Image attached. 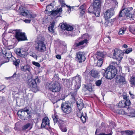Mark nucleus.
<instances>
[{
  "instance_id": "a19ab883",
  "label": "nucleus",
  "mask_w": 135,
  "mask_h": 135,
  "mask_svg": "<svg viewBox=\"0 0 135 135\" xmlns=\"http://www.w3.org/2000/svg\"><path fill=\"white\" fill-rule=\"evenodd\" d=\"M80 119L83 123H85L86 120V118L85 116L83 115L80 118Z\"/></svg>"
},
{
  "instance_id": "6e6d98bb",
  "label": "nucleus",
  "mask_w": 135,
  "mask_h": 135,
  "mask_svg": "<svg viewBox=\"0 0 135 135\" xmlns=\"http://www.w3.org/2000/svg\"><path fill=\"white\" fill-rule=\"evenodd\" d=\"M112 135V133H110L108 134H105L104 133H100L98 135Z\"/></svg>"
},
{
  "instance_id": "680f3d73",
  "label": "nucleus",
  "mask_w": 135,
  "mask_h": 135,
  "mask_svg": "<svg viewBox=\"0 0 135 135\" xmlns=\"http://www.w3.org/2000/svg\"><path fill=\"white\" fill-rule=\"evenodd\" d=\"M16 73H14L13 74V75L12 76H11V77H9L6 78L7 79H9V78H11L12 77H15L16 76Z\"/></svg>"
},
{
  "instance_id": "4d7b16f0",
  "label": "nucleus",
  "mask_w": 135,
  "mask_h": 135,
  "mask_svg": "<svg viewBox=\"0 0 135 135\" xmlns=\"http://www.w3.org/2000/svg\"><path fill=\"white\" fill-rule=\"evenodd\" d=\"M85 5H83L81 6L80 7V9L81 10L83 9H85Z\"/></svg>"
},
{
  "instance_id": "0e129e2a",
  "label": "nucleus",
  "mask_w": 135,
  "mask_h": 135,
  "mask_svg": "<svg viewBox=\"0 0 135 135\" xmlns=\"http://www.w3.org/2000/svg\"><path fill=\"white\" fill-rule=\"evenodd\" d=\"M123 47L124 48H127L128 47V46L126 44H124L123 45Z\"/></svg>"
},
{
  "instance_id": "ddd939ff",
  "label": "nucleus",
  "mask_w": 135,
  "mask_h": 135,
  "mask_svg": "<svg viewBox=\"0 0 135 135\" xmlns=\"http://www.w3.org/2000/svg\"><path fill=\"white\" fill-rule=\"evenodd\" d=\"M47 126L50 127L49 120L47 117H46L44 118L42 120L41 127L47 129Z\"/></svg>"
},
{
  "instance_id": "20e7f679",
  "label": "nucleus",
  "mask_w": 135,
  "mask_h": 135,
  "mask_svg": "<svg viewBox=\"0 0 135 135\" xmlns=\"http://www.w3.org/2000/svg\"><path fill=\"white\" fill-rule=\"evenodd\" d=\"M44 41L43 38H41L36 41L35 48L36 50L40 52H44L46 50V48Z\"/></svg>"
},
{
  "instance_id": "2eb2a0df",
  "label": "nucleus",
  "mask_w": 135,
  "mask_h": 135,
  "mask_svg": "<svg viewBox=\"0 0 135 135\" xmlns=\"http://www.w3.org/2000/svg\"><path fill=\"white\" fill-rule=\"evenodd\" d=\"M130 103V101L129 100H126V101L123 100L119 102L118 106L119 108H121L129 106Z\"/></svg>"
},
{
  "instance_id": "1a4fd4ad",
  "label": "nucleus",
  "mask_w": 135,
  "mask_h": 135,
  "mask_svg": "<svg viewBox=\"0 0 135 135\" xmlns=\"http://www.w3.org/2000/svg\"><path fill=\"white\" fill-rule=\"evenodd\" d=\"M133 9V8L132 7L127 8L125 9H123L122 11H120L119 13V16L118 18L119 20H121L120 17H122L121 14V13L123 11H125V14L126 16L129 17H132L133 14L131 13V11Z\"/></svg>"
},
{
  "instance_id": "f03ea898",
  "label": "nucleus",
  "mask_w": 135,
  "mask_h": 135,
  "mask_svg": "<svg viewBox=\"0 0 135 135\" xmlns=\"http://www.w3.org/2000/svg\"><path fill=\"white\" fill-rule=\"evenodd\" d=\"M117 74V70L115 66H111L107 68L105 70V76L107 79H111L114 78Z\"/></svg>"
},
{
  "instance_id": "79ce46f5",
  "label": "nucleus",
  "mask_w": 135,
  "mask_h": 135,
  "mask_svg": "<svg viewBox=\"0 0 135 135\" xmlns=\"http://www.w3.org/2000/svg\"><path fill=\"white\" fill-rule=\"evenodd\" d=\"M58 14V11H57L56 10L54 11H52L51 12V14L53 16H56Z\"/></svg>"
},
{
  "instance_id": "393cba45",
  "label": "nucleus",
  "mask_w": 135,
  "mask_h": 135,
  "mask_svg": "<svg viewBox=\"0 0 135 135\" xmlns=\"http://www.w3.org/2000/svg\"><path fill=\"white\" fill-rule=\"evenodd\" d=\"M81 79V76L78 75L73 78V79L75 80L76 83H78L79 84L80 83Z\"/></svg>"
},
{
  "instance_id": "9d476101",
  "label": "nucleus",
  "mask_w": 135,
  "mask_h": 135,
  "mask_svg": "<svg viewBox=\"0 0 135 135\" xmlns=\"http://www.w3.org/2000/svg\"><path fill=\"white\" fill-rule=\"evenodd\" d=\"M61 108L63 112L66 114H69L72 111V108L69 104L65 103L62 104Z\"/></svg>"
},
{
  "instance_id": "de8ad7c7",
  "label": "nucleus",
  "mask_w": 135,
  "mask_h": 135,
  "mask_svg": "<svg viewBox=\"0 0 135 135\" xmlns=\"http://www.w3.org/2000/svg\"><path fill=\"white\" fill-rule=\"evenodd\" d=\"M127 134L128 135H132L133 134V132L132 131H127L126 132Z\"/></svg>"
},
{
  "instance_id": "39448f33",
  "label": "nucleus",
  "mask_w": 135,
  "mask_h": 135,
  "mask_svg": "<svg viewBox=\"0 0 135 135\" xmlns=\"http://www.w3.org/2000/svg\"><path fill=\"white\" fill-rule=\"evenodd\" d=\"M15 37L19 41H25L27 40L25 33L23 32L20 30H16L14 31Z\"/></svg>"
},
{
  "instance_id": "473e14b6",
  "label": "nucleus",
  "mask_w": 135,
  "mask_h": 135,
  "mask_svg": "<svg viewBox=\"0 0 135 135\" xmlns=\"http://www.w3.org/2000/svg\"><path fill=\"white\" fill-rule=\"evenodd\" d=\"M52 117L54 123H56L58 121L57 118V115L55 113L54 115H52Z\"/></svg>"
},
{
  "instance_id": "13d9d810",
  "label": "nucleus",
  "mask_w": 135,
  "mask_h": 135,
  "mask_svg": "<svg viewBox=\"0 0 135 135\" xmlns=\"http://www.w3.org/2000/svg\"><path fill=\"white\" fill-rule=\"evenodd\" d=\"M56 57L59 59H61V56L59 55H57L56 56Z\"/></svg>"
},
{
  "instance_id": "9b49d317",
  "label": "nucleus",
  "mask_w": 135,
  "mask_h": 135,
  "mask_svg": "<svg viewBox=\"0 0 135 135\" xmlns=\"http://www.w3.org/2000/svg\"><path fill=\"white\" fill-rule=\"evenodd\" d=\"M83 37L85 38L83 40L78 43L75 42L74 44V46H75L78 47L85 44H86L88 42V41L91 38L90 36L87 34L84 35L83 36Z\"/></svg>"
},
{
  "instance_id": "ea45409f",
  "label": "nucleus",
  "mask_w": 135,
  "mask_h": 135,
  "mask_svg": "<svg viewBox=\"0 0 135 135\" xmlns=\"http://www.w3.org/2000/svg\"><path fill=\"white\" fill-rule=\"evenodd\" d=\"M130 82L131 84L135 86V78L134 77H132Z\"/></svg>"
},
{
  "instance_id": "72a5a7b5",
  "label": "nucleus",
  "mask_w": 135,
  "mask_h": 135,
  "mask_svg": "<svg viewBox=\"0 0 135 135\" xmlns=\"http://www.w3.org/2000/svg\"><path fill=\"white\" fill-rule=\"evenodd\" d=\"M105 43H108L111 41L110 37H105L103 39Z\"/></svg>"
},
{
  "instance_id": "f3484780",
  "label": "nucleus",
  "mask_w": 135,
  "mask_h": 135,
  "mask_svg": "<svg viewBox=\"0 0 135 135\" xmlns=\"http://www.w3.org/2000/svg\"><path fill=\"white\" fill-rule=\"evenodd\" d=\"M32 127L33 124L32 123H27L22 127V129L24 131H26V129L29 131L32 128Z\"/></svg>"
},
{
  "instance_id": "69168bd1",
  "label": "nucleus",
  "mask_w": 135,
  "mask_h": 135,
  "mask_svg": "<svg viewBox=\"0 0 135 135\" xmlns=\"http://www.w3.org/2000/svg\"><path fill=\"white\" fill-rule=\"evenodd\" d=\"M131 97L132 98H135V96L133 94V95H131Z\"/></svg>"
},
{
  "instance_id": "4be33fe9",
  "label": "nucleus",
  "mask_w": 135,
  "mask_h": 135,
  "mask_svg": "<svg viewBox=\"0 0 135 135\" xmlns=\"http://www.w3.org/2000/svg\"><path fill=\"white\" fill-rule=\"evenodd\" d=\"M21 15L24 16H28V17H30L31 18H34L36 17V16L35 15H30V14L29 13H28L25 11L22 12Z\"/></svg>"
},
{
  "instance_id": "338daca9",
  "label": "nucleus",
  "mask_w": 135,
  "mask_h": 135,
  "mask_svg": "<svg viewBox=\"0 0 135 135\" xmlns=\"http://www.w3.org/2000/svg\"><path fill=\"white\" fill-rule=\"evenodd\" d=\"M49 6H53V5L52 4V3H50V4H49L48 6H47V7H46V8H47V7Z\"/></svg>"
},
{
  "instance_id": "052dcab7",
  "label": "nucleus",
  "mask_w": 135,
  "mask_h": 135,
  "mask_svg": "<svg viewBox=\"0 0 135 135\" xmlns=\"http://www.w3.org/2000/svg\"><path fill=\"white\" fill-rule=\"evenodd\" d=\"M24 21L26 23H29L30 22L31 20H24Z\"/></svg>"
},
{
  "instance_id": "e433bc0d",
  "label": "nucleus",
  "mask_w": 135,
  "mask_h": 135,
  "mask_svg": "<svg viewBox=\"0 0 135 135\" xmlns=\"http://www.w3.org/2000/svg\"><path fill=\"white\" fill-rule=\"evenodd\" d=\"M29 54L30 56L33 57L35 59H37V56L35 53H33L32 52H31L29 53Z\"/></svg>"
},
{
  "instance_id": "e2e57ef3",
  "label": "nucleus",
  "mask_w": 135,
  "mask_h": 135,
  "mask_svg": "<svg viewBox=\"0 0 135 135\" xmlns=\"http://www.w3.org/2000/svg\"><path fill=\"white\" fill-rule=\"evenodd\" d=\"M57 11H58V13H59L60 12H61L62 11V8H60L59 9L57 10Z\"/></svg>"
},
{
  "instance_id": "774afa93",
  "label": "nucleus",
  "mask_w": 135,
  "mask_h": 135,
  "mask_svg": "<svg viewBox=\"0 0 135 135\" xmlns=\"http://www.w3.org/2000/svg\"><path fill=\"white\" fill-rule=\"evenodd\" d=\"M51 12H52V11L50 12H48V14L49 15H51Z\"/></svg>"
},
{
  "instance_id": "37998d69",
  "label": "nucleus",
  "mask_w": 135,
  "mask_h": 135,
  "mask_svg": "<svg viewBox=\"0 0 135 135\" xmlns=\"http://www.w3.org/2000/svg\"><path fill=\"white\" fill-rule=\"evenodd\" d=\"M132 49L131 48H129L127 49L125 52V53L127 54H128L132 51Z\"/></svg>"
},
{
  "instance_id": "6e6552de",
  "label": "nucleus",
  "mask_w": 135,
  "mask_h": 135,
  "mask_svg": "<svg viewBox=\"0 0 135 135\" xmlns=\"http://www.w3.org/2000/svg\"><path fill=\"white\" fill-rule=\"evenodd\" d=\"M39 82L38 77L34 80L32 79L28 82V85L32 88V91L36 93L38 90V88L37 86V84Z\"/></svg>"
},
{
  "instance_id": "f8f14e48",
  "label": "nucleus",
  "mask_w": 135,
  "mask_h": 135,
  "mask_svg": "<svg viewBox=\"0 0 135 135\" xmlns=\"http://www.w3.org/2000/svg\"><path fill=\"white\" fill-rule=\"evenodd\" d=\"M115 81L116 83L122 85L126 84L127 83L125 78L119 75H117L115 78Z\"/></svg>"
},
{
  "instance_id": "c85d7f7f",
  "label": "nucleus",
  "mask_w": 135,
  "mask_h": 135,
  "mask_svg": "<svg viewBox=\"0 0 135 135\" xmlns=\"http://www.w3.org/2000/svg\"><path fill=\"white\" fill-rule=\"evenodd\" d=\"M88 12L91 13H94L95 15L96 11H95V10L93 9V10L92 9V7L90 6L88 9Z\"/></svg>"
},
{
  "instance_id": "cd10ccee",
  "label": "nucleus",
  "mask_w": 135,
  "mask_h": 135,
  "mask_svg": "<svg viewBox=\"0 0 135 135\" xmlns=\"http://www.w3.org/2000/svg\"><path fill=\"white\" fill-rule=\"evenodd\" d=\"M77 108L79 110H81L84 107V104L83 103L81 102L78 103V102H77Z\"/></svg>"
},
{
  "instance_id": "3c124183",
  "label": "nucleus",
  "mask_w": 135,
  "mask_h": 135,
  "mask_svg": "<svg viewBox=\"0 0 135 135\" xmlns=\"http://www.w3.org/2000/svg\"><path fill=\"white\" fill-rule=\"evenodd\" d=\"M5 86L4 85H1L0 86V90L2 91L4 90L5 88Z\"/></svg>"
},
{
  "instance_id": "5701e85b",
  "label": "nucleus",
  "mask_w": 135,
  "mask_h": 135,
  "mask_svg": "<svg viewBox=\"0 0 135 135\" xmlns=\"http://www.w3.org/2000/svg\"><path fill=\"white\" fill-rule=\"evenodd\" d=\"M55 25L54 21L52 22L49 26L48 27V29L50 32H53L54 31V28Z\"/></svg>"
},
{
  "instance_id": "2f4dec72",
  "label": "nucleus",
  "mask_w": 135,
  "mask_h": 135,
  "mask_svg": "<svg viewBox=\"0 0 135 135\" xmlns=\"http://www.w3.org/2000/svg\"><path fill=\"white\" fill-rule=\"evenodd\" d=\"M126 28H122L119 30V34L123 35L124 34L126 31Z\"/></svg>"
},
{
  "instance_id": "09e8293b",
  "label": "nucleus",
  "mask_w": 135,
  "mask_h": 135,
  "mask_svg": "<svg viewBox=\"0 0 135 135\" xmlns=\"http://www.w3.org/2000/svg\"><path fill=\"white\" fill-rule=\"evenodd\" d=\"M61 131L64 132H65L67 131V129L65 127H64V126L60 128Z\"/></svg>"
},
{
  "instance_id": "bf43d9fd",
  "label": "nucleus",
  "mask_w": 135,
  "mask_h": 135,
  "mask_svg": "<svg viewBox=\"0 0 135 135\" xmlns=\"http://www.w3.org/2000/svg\"><path fill=\"white\" fill-rule=\"evenodd\" d=\"M63 4L65 5V6H66L67 7H68V8H69V9H68V11H69V10L70 11V10H71V7H70V6H69L67 5H66L65 4V3H63Z\"/></svg>"
},
{
  "instance_id": "6ab92c4d",
  "label": "nucleus",
  "mask_w": 135,
  "mask_h": 135,
  "mask_svg": "<svg viewBox=\"0 0 135 135\" xmlns=\"http://www.w3.org/2000/svg\"><path fill=\"white\" fill-rule=\"evenodd\" d=\"M31 68V66L30 65L27 64L21 66V69L22 71H28L30 72Z\"/></svg>"
},
{
  "instance_id": "58836bf2",
  "label": "nucleus",
  "mask_w": 135,
  "mask_h": 135,
  "mask_svg": "<svg viewBox=\"0 0 135 135\" xmlns=\"http://www.w3.org/2000/svg\"><path fill=\"white\" fill-rule=\"evenodd\" d=\"M32 63L33 65L38 68H39L40 66V64L38 62L33 61L32 62Z\"/></svg>"
},
{
  "instance_id": "a18cd8bd",
  "label": "nucleus",
  "mask_w": 135,
  "mask_h": 135,
  "mask_svg": "<svg viewBox=\"0 0 135 135\" xmlns=\"http://www.w3.org/2000/svg\"><path fill=\"white\" fill-rule=\"evenodd\" d=\"M129 62L131 65H133L135 64V61L133 59L131 58H129Z\"/></svg>"
},
{
  "instance_id": "c9c22d12",
  "label": "nucleus",
  "mask_w": 135,
  "mask_h": 135,
  "mask_svg": "<svg viewBox=\"0 0 135 135\" xmlns=\"http://www.w3.org/2000/svg\"><path fill=\"white\" fill-rule=\"evenodd\" d=\"M104 26L105 27H107L108 26L111 25V23L110 22H109L108 19H105V23H104Z\"/></svg>"
},
{
  "instance_id": "412c9836",
  "label": "nucleus",
  "mask_w": 135,
  "mask_h": 135,
  "mask_svg": "<svg viewBox=\"0 0 135 135\" xmlns=\"http://www.w3.org/2000/svg\"><path fill=\"white\" fill-rule=\"evenodd\" d=\"M91 75L94 78H96L98 76V73L97 71L93 70L90 72Z\"/></svg>"
},
{
  "instance_id": "49530a36",
  "label": "nucleus",
  "mask_w": 135,
  "mask_h": 135,
  "mask_svg": "<svg viewBox=\"0 0 135 135\" xmlns=\"http://www.w3.org/2000/svg\"><path fill=\"white\" fill-rule=\"evenodd\" d=\"M67 24L66 23H63L62 24L61 26V28L63 30H66V25Z\"/></svg>"
},
{
  "instance_id": "a878e982",
  "label": "nucleus",
  "mask_w": 135,
  "mask_h": 135,
  "mask_svg": "<svg viewBox=\"0 0 135 135\" xmlns=\"http://www.w3.org/2000/svg\"><path fill=\"white\" fill-rule=\"evenodd\" d=\"M123 57V54L122 53L116 56H115L113 58L116 59L117 60L120 61L121 60Z\"/></svg>"
},
{
  "instance_id": "a211bd4d",
  "label": "nucleus",
  "mask_w": 135,
  "mask_h": 135,
  "mask_svg": "<svg viewBox=\"0 0 135 135\" xmlns=\"http://www.w3.org/2000/svg\"><path fill=\"white\" fill-rule=\"evenodd\" d=\"M25 51L23 49L18 48L16 50V54L21 57H24L25 56Z\"/></svg>"
},
{
  "instance_id": "7ed1b4c3",
  "label": "nucleus",
  "mask_w": 135,
  "mask_h": 135,
  "mask_svg": "<svg viewBox=\"0 0 135 135\" xmlns=\"http://www.w3.org/2000/svg\"><path fill=\"white\" fill-rule=\"evenodd\" d=\"M46 87L50 90L53 92L59 91L60 89V87L59 83L54 81L50 83H47L46 84Z\"/></svg>"
},
{
  "instance_id": "864d4df0",
  "label": "nucleus",
  "mask_w": 135,
  "mask_h": 135,
  "mask_svg": "<svg viewBox=\"0 0 135 135\" xmlns=\"http://www.w3.org/2000/svg\"><path fill=\"white\" fill-rule=\"evenodd\" d=\"M76 94V93H75L74 94L72 93H71V96L73 98L75 99V95Z\"/></svg>"
},
{
  "instance_id": "dca6fc26",
  "label": "nucleus",
  "mask_w": 135,
  "mask_h": 135,
  "mask_svg": "<svg viewBox=\"0 0 135 135\" xmlns=\"http://www.w3.org/2000/svg\"><path fill=\"white\" fill-rule=\"evenodd\" d=\"M106 54L105 52L98 51L97 53L96 57L97 59H103V58L106 56Z\"/></svg>"
},
{
  "instance_id": "f704fd0d",
  "label": "nucleus",
  "mask_w": 135,
  "mask_h": 135,
  "mask_svg": "<svg viewBox=\"0 0 135 135\" xmlns=\"http://www.w3.org/2000/svg\"><path fill=\"white\" fill-rule=\"evenodd\" d=\"M58 125L60 128L63 126H64V122L61 120H59L58 121Z\"/></svg>"
},
{
  "instance_id": "423d86ee",
  "label": "nucleus",
  "mask_w": 135,
  "mask_h": 135,
  "mask_svg": "<svg viewBox=\"0 0 135 135\" xmlns=\"http://www.w3.org/2000/svg\"><path fill=\"white\" fill-rule=\"evenodd\" d=\"M101 0H94L93 3V7L95 11H96L95 15L99 17L100 16L101 10Z\"/></svg>"
},
{
  "instance_id": "bb28decb",
  "label": "nucleus",
  "mask_w": 135,
  "mask_h": 135,
  "mask_svg": "<svg viewBox=\"0 0 135 135\" xmlns=\"http://www.w3.org/2000/svg\"><path fill=\"white\" fill-rule=\"evenodd\" d=\"M12 58H13L14 59H13V64L15 65L16 66L18 65L20 62V60L19 59L16 60V59L13 57Z\"/></svg>"
},
{
  "instance_id": "7c9ffc66",
  "label": "nucleus",
  "mask_w": 135,
  "mask_h": 135,
  "mask_svg": "<svg viewBox=\"0 0 135 135\" xmlns=\"http://www.w3.org/2000/svg\"><path fill=\"white\" fill-rule=\"evenodd\" d=\"M103 60L101 59H98V61L97 63V66L99 67L101 66L103 62Z\"/></svg>"
},
{
  "instance_id": "b1692460",
  "label": "nucleus",
  "mask_w": 135,
  "mask_h": 135,
  "mask_svg": "<svg viewBox=\"0 0 135 135\" xmlns=\"http://www.w3.org/2000/svg\"><path fill=\"white\" fill-rule=\"evenodd\" d=\"M122 53V51L121 50L117 49H115L114 50L113 55V58L115 56H116V55H118V54Z\"/></svg>"
},
{
  "instance_id": "aec40b11",
  "label": "nucleus",
  "mask_w": 135,
  "mask_h": 135,
  "mask_svg": "<svg viewBox=\"0 0 135 135\" xmlns=\"http://www.w3.org/2000/svg\"><path fill=\"white\" fill-rule=\"evenodd\" d=\"M4 54L6 57L7 58V61H6V62H8L9 59L11 58L12 56L11 53L10 51H9L6 52L5 54Z\"/></svg>"
},
{
  "instance_id": "0eeeda50",
  "label": "nucleus",
  "mask_w": 135,
  "mask_h": 135,
  "mask_svg": "<svg viewBox=\"0 0 135 135\" xmlns=\"http://www.w3.org/2000/svg\"><path fill=\"white\" fill-rule=\"evenodd\" d=\"M28 111V109H23L19 110L17 114L18 116L22 119L27 120L29 118V117L30 115L27 112Z\"/></svg>"
},
{
  "instance_id": "4468645a",
  "label": "nucleus",
  "mask_w": 135,
  "mask_h": 135,
  "mask_svg": "<svg viewBox=\"0 0 135 135\" xmlns=\"http://www.w3.org/2000/svg\"><path fill=\"white\" fill-rule=\"evenodd\" d=\"M76 57L80 63H81L85 60V57L83 52H79L76 53Z\"/></svg>"
},
{
  "instance_id": "8fccbe9b",
  "label": "nucleus",
  "mask_w": 135,
  "mask_h": 135,
  "mask_svg": "<svg viewBox=\"0 0 135 135\" xmlns=\"http://www.w3.org/2000/svg\"><path fill=\"white\" fill-rule=\"evenodd\" d=\"M129 115L132 117H135V111L131 112Z\"/></svg>"
},
{
  "instance_id": "c756f323",
  "label": "nucleus",
  "mask_w": 135,
  "mask_h": 135,
  "mask_svg": "<svg viewBox=\"0 0 135 135\" xmlns=\"http://www.w3.org/2000/svg\"><path fill=\"white\" fill-rule=\"evenodd\" d=\"M66 30L68 31H71L73 30V28L72 26L67 24Z\"/></svg>"
},
{
  "instance_id": "f257e3e1",
  "label": "nucleus",
  "mask_w": 135,
  "mask_h": 135,
  "mask_svg": "<svg viewBox=\"0 0 135 135\" xmlns=\"http://www.w3.org/2000/svg\"><path fill=\"white\" fill-rule=\"evenodd\" d=\"M106 2L108 3L109 2H111L113 3L112 7L106 11L104 14L105 19H108L114 14V8L117 7L118 3L117 0H106Z\"/></svg>"
},
{
  "instance_id": "c03bdc74",
  "label": "nucleus",
  "mask_w": 135,
  "mask_h": 135,
  "mask_svg": "<svg viewBox=\"0 0 135 135\" xmlns=\"http://www.w3.org/2000/svg\"><path fill=\"white\" fill-rule=\"evenodd\" d=\"M102 83V81L100 80H97L95 83V84L97 86H99Z\"/></svg>"
},
{
  "instance_id": "603ef678",
  "label": "nucleus",
  "mask_w": 135,
  "mask_h": 135,
  "mask_svg": "<svg viewBox=\"0 0 135 135\" xmlns=\"http://www.w3.org/2000/svg\"><path fill=\"white\" fill-rule=\"evenodd\" d=\"M123 98L126 100H126H128L127 99V97L126 95L123 94Z\"/></svg>"
},
{
  "instance_id": "4c0bfd02",
  "label": "nucleus",
  "mask_w": 135,
  "mask_h": 135,
  "mask_svg": "<svg viewBox=\"0 0 135 135\" xmlns=\"http://www.w3.org/2000/svg\"><path fill=\"white\" fill-rule=\"evenodd\" d=\"M77 115L78 117L80 118L83 115V113L81 110H79V111H78L77 113Z\"/></svg>"
},
{
  "instance_id": "5fc2aeb1",
  "label": "nucleus",
  "mask_w": 135,
  "mask_h": 135,
  "mask_svg": "<svg viewBox=\"0 0 135 135\" xmlns=\"http://www.w3.org/2000/svg\"><path fill=\"white\" fill-rule=\"evenodd\" d=\"M80 13L81 14V15H83L85 13V9H83L81 10V11H80Z\"/></svg>"
}]
</instances>
